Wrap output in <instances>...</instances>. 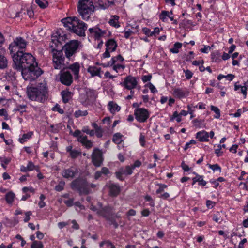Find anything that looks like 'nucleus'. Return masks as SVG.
<instances>
[{
	"label": "nucleus",
	"mask_w": 248,
	"mask_h": 248,
	"mask_svg": "<svg viewBox=\"0 0 248 248\" xmlns=\"http://www.w3.org/2000/svg\"><path fill=\"white\" fill-rule=\"evenodd\" d=\"M35 2L42 9L46 8L48 5V2L46 0H35Z\"/></svg>",
	"instance_id": "nucleus-36"
},
{
	"label": "nucleus",
	"mask_w": 248,
	"mask_h": 248,
	"mask_svg": "<svg viewBox=\"0 0 248 248\" xmlns=\"http://www.w3.org/2000/svg\"><path fill=\"white\" fill-rule=\"evenodd\" d=\"M86 93L88 98L93 97L94 95V91L90 89H86Z\"/></svg>",
	"instance_id": "nucleus-51"
},
{
	"label": "nucleus",
	"mask_w": 248,
	"mask_h": 248,
	"mask_svg": "<svg viewBox=\"0 0 248 248\" xmlns=\"http://www.w3.org/2000/svg\"><path fill=\"white\" fill-rule=\"evenodd\" d=\"M116 177L120 180V181H123L124 178L123 177L122 175H124L123 173H122V171L121 169L119 170V171L118 172H116L115 173Z\"/></svg>",
	"instance_id": "nucleus-56"
},
{
	"label": "nucleus",
	"mask_w": 248,
	"mask_h": 248,
	"mask_svg": "<svg viewBox=\"0 0 248 248\" xmlns=\"http://www.w3.org/2000/svg\"><path fill=\"white\" fill-rule=\"evenodd\" d=\"M213 219L214 221L218 223H220L222 221L220 213L218 212L214 215Z\"/></svg>",
	"instance_id": "nucleus-45"
},
{
	"label": "nucleus",
	"mask_w": 248,
	"mask_h": 248,
	"mask_svg": "<svg viewBox=\"0 0 248 248\" xmlns=\"http://www.w3.org/2000/svg\"><path fill=\"white\" fill-rule=\"evenodd\" d=\"M88 72L90 73L92 76H99L100 68H98L95 66H89L87 70Z\"/></svg>",
	"instance_id": "nucleus-28"
},
{
	"label": "nucleus",
	"mask_w": 248,
	"mask_h": 248,
	"mask_svg": "<svg viewBox=\"0 0 248 248\" xmlns=\"http://www.w3.org/2000/svg\"><path fill=\"white\" fill-rule=\"evenodd\" d=\"M19 71L21 72L22 77L25 80L33 81L37 78L42 74V70L37 64H33L31 67H26Z\"/></svg>",
	"instance_id": "nucleus-7"
},
{
	"label": "nucleus",
	"mask_w": 248,
	"mask_h": 248,
	"mask_svg": "<svg viewBox=\"0 0 248 248\" xmlns=\"http://www.w3.org/2000/svg\"><path fill=\"white\" fill-rule=\"evenodd\" d=\"M51 131L53 133H58L59 131L58 125H51Z\"/></svg>",
	"instance_id": "nucleus-63"
},
{
	"label": "nucleus",
	"mask_w": 248,
	"mask_h": 248,
	"mask_svg": "<svg viewBox=\"0 0 248 248\" xmlns=\"http://www.w3.org/2000/svg\"><path fill=\"white\" fill-rule=\"evenodd\" d=\"M141 215L144 217H148L150 214V211L148 209H145L141 211Z\"/></svg>",
	"instance_id": "nucleus-64"
},
{
	"label": "nucleus",
	"mask_w": 248,
	"mask_h": 248,
	"mask_svg": "<svg viewBox=\"0 0 248 248\" xmlns=\"http://www.w3.org/2000/svg\"><path fill=\"white\" fill-rule=\"evenodd\" d=\"M88 114V112L87 110L82 111L81 110H78L74 112V116L76 118H78L80 116H85Z\"/></svg>",
	"instance_id": "nucleus-38"
},
{
	"label": "nucleus",
	"mask_w": 248,
	"mask_h": 248,
	"mask_svg": "<svg viewBox=\"0 0 248 248\" xmlns=\"http://www.w3.org/2000/svg\"><path fill=\"white\" fill-rule=\"evenodd\" d=\"M120 169L122 171V173L125 175H131L133 172V170H134L131 166H126L125 168H121Z\"/></svg>",
	"instance_id": "nucleus-31"
},
{
	"label": "nucleus",
	"mask_w": 248,
	"mask_h": 248,
	"mask_svg": "<svg viewBox=\"0 0 248 248\" xmlns=\"http://www.w3.org/2000/svg\"><path fill=\"white\" fill-rule=\"evenodd\" d=\"M68 62L65 60L62 51H55V53L52 54L53 66L54 69L61 71L65 70L68 65Z\"/></svg>",
	"instance_id": "nucleus-9"
},
{
	"label": "nucleus",
	"mask_w": 248,
	"mask_h": 248,
	"mask_svg": "<svg viewBox=\"0 0 248 248\" xmlns=\"http://www.w3.org/2000/svg\"><path fill=\"white\" fill-rule=\"evenodd\" d=\"M146 87H148L150 90H151V92L153 93H155L157 92V90L156 89V88L155 87V86L151 83V82H149V83L145 85Z\"/></svg>",
	"instance_id": "nucleus-47"
},
{
	"label": "nucleus",
	"mask_w": 248,
	"mask_h": 248,
	"mask_svg": "<svg viewBox=\"0 0 248 248\" xmlns=\"http://www.w3.org/2000/svg\"><path fill=\"white\" fill-rule=\"evenodd\" d=\"M119 19V16L116 15L112 16L111 18L109 21V23L111 26L118 28L120 27V25L118 22Z\"/></svg>",
	"instance_id": "nucleus-26"
},
{
	"label": "nucleus",
	"mask_w": 248,
	"mask_h": 248,
	"mask_svg": "<svg viewBox=\"0 0 248 248\" xmlns=\"http://www.w3.org/2000/svg\"><path fill=\"white\" fill-rule=\"evenodd\" d=\"M36 167L31 161H29L27 166L26 167L28 171H31L35 169Z\"/></svg>",
	"instance_id": "nucleus-50"
},
{
	"label": "nucleus",
	"mask_w": 248,
	"mask_h": 248,
	"mask_svg": "<svg viewBox=\"0 0 248 248\" xmlns=\"http://www.w3.org/2000/svg\"><path fill=\"white\" fill-rule=\"evenodd\" d=\"M123 135L120 133H117L113 135L112 141L116 143L120 144L122 141Z\"/></svg>",
	"instance_id": "nucleus-35"
},
{
	"label": "nucleus",
	"mask_w": 248,
	"mask_h": 248,
	"mask_svg": "<svg viewBox=\"0 0 248 248\" xmlns=\"http://www.w3.org/2000/svg\"><path fill=\"white\" fill-rule=\"evenodd\" d=\"M32 215L31 211H28L25 213V217L24 219L25 222H27L30 220V216Z\"/></svg>",
	"instance_id": "nucleus-57"
},
{
	"label": "nucleus",
	"mask_w": 248,
	"mask_h": 248,
	"mask_svg": "<svg viewBox=\"0 0 248 248\" xmlns=\"http://www.w3.org/2000/svg\"><path fill=\"white\" fill-rule=\"evenodd\" d=\"M93 0H79L78 11L82 18L85 20L89 19L90 15L94 11Z\"/></svg>",
	"instance_id": "nucleus-4"
},
{
	"label": "nucleus",
	"mask_w": 248,
	"mask_h": 248,
	"mask_svg": "<svg viewBox=\"0 0 248 248\" xmlns=\"http://www.w3.org/2000/svg\"><path fill=\"white\" fill-rule=\"evenodd\" d=\"M70 186L72 189L78 192L80 195L89 194L88 182L82 177H78L73 180Z\"/></svg>",
	"instance_id": "nucleus-8"
},
{
	"label": "nucleus",
	"mask_w": 248,
	"mask_h": 248,
	"mask_svg": "<svg viewBox=\"0 0 248 248\" xmlns=\"http://www.w3.org/2000/svg\"><path fill=\"white\" fill-rule=\"evenodd\" d=\"M211 110L214 111L216 113V115L214 116L215 118L218 119L220 116V110L219 108L214 106H211Z\"/></svg>",
	"instance_id": "nucleus-44"
},
{
	"label": "nucleus",
	"mask_w": 248,
	"mask_h": 248,
	"mask_svg": "<svg viewBox=\"0 0 248 248\" xmlns=\"http://www.w3.org/2000/svg\"><path fill=\"white\" fill-rule=\"evenodd\" d=\"M44 246L42 242L34 241L31 247V248H43Z\"/></svg>",
	"instance_id": "nucleus-41"
},
{
	"label": "nucleus",
	"mask_w": 248,
	"mask_h": 248,
	"mask_svg": "<svg viewBox=\"0 0 248 248\" xmlns=\"http://www.w3.org/2000/svg\"><path fill=\"white\" fill-rule=\"evenodd\" d=\"M50 48L51 49V52L52 54L55 53V51H62V49L61 50H59V49L62 48V45L61 42V37H60L58 39H53L51 42L50 43Z\"/></svg>",
	"instance_id": "nucleus-17"
},
{
	"label": "nucleus",
	"mask_w": 248,
	"mask_h": 248,
	"mask_svg": "<svg viewBox=\"0 0 248 248\" xmlns=\"http://www.w3.org/2000/svg\"><path fill=\"white\" fill-rule=\"evenodd\" d=\"M108 187L109 189V194L111 196L116 197L119 194L121 189L119 185L111 184L109 185Z\"/></svg>",
	"instance_id": "nucleus-21"
},
{
	"label": "nucleus",
	"mask_w": 248,
	"mask_h": 248,
	"mask_svg": "<svg viewBox=\"0 0 248 248\" xmlns=\"http://www.w3.org/2000/svg\"><path fill=\"white\" fill-rule=\"evenodd\" d=\"M92 162L93 165L96 167L101 166L103 162L102 152L98 148L93 149L91 155Z\"/></svg>",
	"instance_id": "nucleus-11"
},
{
	"label": "nucleus",
	"mask_w": 248,
	"mask_h": 248,
	"mask_svg": "<svg viewBox=\"0 0 248 248\" xmlns=\"http://www.w3.org/2000/svg\"><path fill=\"white\" fill-rule=\"evenodd\" d=\"M60 81L63 85L69 86L73 82V77L69 71H61Z\"/></svg>",
	"instance_id": "nucleus-15"
},
{
	"label": "nucleus",
	"mask_w": 248,
	"mask_h": 248,
	"mask_svg": "<svg viewBox=\"0 0 248 248\" xmlns=\"http://www.w3.org/2000/svg\"><path fill=\"white\" fill-rule=\"evenodd\" d=\"M105 46H106V50L105 52L102 54V58H103L110 57V53L111 52L115 51L118 46L117 42L113 39L108 40L106 42Z\"/></svg>",
	"instance_id": "nucleus-13"
},
{
	"label": "nucleus",
	"mask_w": 248,
	"mask_h": 248,
	"mask_svg": "<svg viewBox=\"0 0 248 248\" xmlns=\"http://www.w3.org/2000/svg\"><path fill=\"white\" fill-rule=\"evenodd\" d=\"M27 93L30 100L43 102L47 98L48 88L47 83L44 81L37 87H28L27 88Z\"/></svg>",
	"instance_id": "nucleus-3"
},
{
	"label": "nucleus",
	"mask_w": 248,
	"mask_h": 248,
	"mask_svg": "<svg viewBox=\"0 0 248 248\" xmlns=\"http://www.w3.org/2000/svg\"><path fill=\"white\" fill-rule=\"evenodd\" d=\"M182 46V44L179 42H176L174 44L173 47L170 49V51L173 53H178L179 49Z\"/></svg>",
	"instance_id": "nucleus-33"
},
{
	"label": "nucleus",
	"mask_w": 248,
	"mask_h": 248,
	"mask_svg": "<svg viewBox=\"0 0 248 248\" xmlns=\"http://www.w3.org/2000/svg\"><path fill=\"white\" fill-rule=\"evenodd\" d=\"M140 142L142 146H144L145 140V136L142 134H140Z\"/></svg>",
	"instance_id": "nucleus-61"
},
{
	"label": "nucleus",
	"mask_w": 248,
	"mask_h": 248,
	"mask_svg": "<svg viewBox=\"0 0 248 248\" xmlns=\"http://www.w3.org/2000/svg\"><path fill=\"white\" fill-rule=\"evenodd\" d=\"M113 66V69L115 71H116L117 72H118V70L120 69H124L125 68V66L124 65L122 64H115L112 65Z\"/></svg>",
	"instance_id": "nucleus-53"
},
{
	"label": "nucleus",
	"mask_w": 248,
	"mask_h": 248,
	"mask_svg": "<svg viewBox=\"0 0 248 248\" xmlns=\"http://www.w3.org/2000/svg\"><path fill=\"white\" fill-rule=\"evenodd\" d=\"M15 195L13 192H9L5 195V200L7 203L11 204L14 200Z\"/></svg>",
	"instance_id": "nucleus-30"
},
{
	"label": "nucleus",
	"mask_w": 248,
	"mask_h": 248,
	"mask_svg": "<svg viewBox=\"0 0 248 248\" xmlns=\"http://www.w3.org/2000/svg\"><path fill=\"white\" fill-rule=\"evenodd\" d=\"M169 12L166 11H162L159 15V18L163 22L167 21Z\"/></svg>",
	"instance_id": "nucleus-37"
},
{
	"label": "nucleus",
	"mask_w": 248,
	"mask_h": 248,
	"mask_svg": "<svg viewBox=\"0 0 248 248\" xmlns=\"http://www.w3.org/2000/svg\"><path fill=\"white\" fill-rule=\"evenodd\" d=\"M152 78L151 75H144L142 77L141 79L144 83L150 81Z\"/></svg>",
	"instance_id": "nucleus-54"
},
{
	"label": "nucleus",
	"mask_w": 248,
	"mask_h": 248,
	"mask_svg": "<svg viewBox=\"0 0 248 248\" xmlns=\"http://www.w3.org/2000/svg\"><path fill=\"white\" fill-rule=\"evenodd\" d=\"M32 134L33 133L32 132H29L27 133L24 134L22 135V138L19 139V142L21 143H23L27 140L30 139L31 137Z\"/></svg>",
	"instance_id": "nucleus-32"
},
{
	"label": "nucleus",
	"mask_w": 248,
	"mask_h": 248,
	"mask_svg": "<svg viewBox=\"0 0 248 248\" xmlns=\"http://www.w3.org/2000/svg\"><path fill=\"white\" fill-rule=\"evenodd\" d=\"M142 31L144 32V33L147 35L148 36H151L150 33L152 32V31H151L150 29H149V28L144 27L142 29Z\"/></svg>",
	"instance_id": "nucleus-60"
},
{
	"label": "nucleus",
	"mask_w": 248,
	"mask_h": 248,
	"mask_svg": "<svg viewBox=\"0 0 248 248\" xmlns=\"http://www.w3.org/2000/svg\"><path fill=\"white\" fill-rule=\"evenodd\" d=\"M62 101L67 103L72 98V93L68 90H63L61 92Z\"/></svg>",
	"instance_id": "nucleus-24"
},
{
	"label": "nucleus",
	"mask_w": 248,
	"mask_h": 248,
	"mask_svg": "<svg viewBox=\"0 0 248 248\" xmlns=\"http://www.w3.org/2000/svg\"><path fill=\"white\" fill-rule=\"evenodd\" d=\"M81 132L79 130H76L74 133L72 134V135L75 137H77L78 139L80 137L83 136V135H81Z\"/></svg>",
	"instance_id": "nucleus-59"
},
{
	"label": "nucleus",
	"mask_w": 248,
	"mask_h": 248,
	"mask_svg": "<svg viewBox=\"0 0 248 248\" xmlns=\"http://www.w3.org/2000/svg\"><path fill=\"white\" fill-rule=\"evenodd\" d=\"M80 42L76 40H72L67 42L62 47V50L65 53V56L69 61H74L75 55L78 49Z\"/></svg>",
	"instance_id": "nucleus-6"
},
{
	"label": "nucleus",
	"mask_w": 248,
	"mask_h": 248,
	"mask_svg": "<svg viewBox=\"0 0 248 248\" xmlns=\"http://www.w3.org/2000/svg\"><path fill=\"white\" fill-rule=\"evenodd\" d=\"M124 61V58L122 57L121 55H118L117 56L113 57L111 60L108 62V65L112 66L113 65H114L116 62L117 61H120L121 62H123Z\"/></svg>",
	"instance_id": "nucleus-27"
},
{
	"label": "nucleus",
	"mask_w": 248,
	"mask_h": 248,
	"mask_svg": "<svg viewBox=\"0 0 248 248\" xmlns=\"http://www.w3.org/2000/svg\"><path fill=\"white\" fill-rule=\"evenodd\" d=\"M78 169L74 166L64 169L61 172V174L63 178L70 180L76 177L78 175Z\"/></svg>",
	"instance_id": "nucleus-12"
},
{
	"label": "nucleus",
	"mask_w": 248,
	"mask_h": 248,
	"mask_svg": "<svg viewBox=\"0 0 248 248\" xmlns=\"http://www.w3.org/2000/svg\"><path fill=\"white\" fill-rule=\"evenodd\" d=\"M184 72L185 73V76L187 79H189L192 78L193 76V73L191 71L189 70H184Z\"/></svg>",
	"instance_id": "nucleus-52"
},
{
	"label": "nucleus",
	"mask_w": 248,
	"mask_h": 248,
	"mask_svg": "<svg viewBox=\"0 0 248 248\" xmlns=\"http://www.w3.org/2000/svg\"><path fill=\"white\" fill-rule=\"evenodd\" d=\"M193 123L194 125L196 127L201 128V127H204L205 125L204 123V121L202 119H194L193 120Z\"/></svg>",
	"instance_id": "nucleus-34"
},
{
	"label": "nucleus",
	"mask_w": 248,
	"mask_h": 248,
	"mask_svg": "<svg viewBox=\"0 0 248 248\" xmlns=\"http://www.w3.org/2000/svg\"><path fill=\"white\" fill-rule=\"evenodd\" d=\"M207 166L209 168L212 169L214 171H218L219 172L221 171V167L217 164H215L213 165H211L210 164H207Z\"/></svg>",
	"instance_id": "nucleus-40"
},
{
	"label": "nucleus",
	"mask_w": 248,
	"mask_h": 248,
	"mask_svg": "<svg viewBox=\"0 0 248 248\" xmlns=\"http://www.w3.org/2000/svg\"><path fill=\"white\" fill-rule=\"evenodd\" d=\"M173 95L179 99L186 98L189 94V91L186 88H176L173 90Z\"/></svg>",
	"instance_id": "nucleus-16"
},
{
	"label": "nucleus",
	"mask_w": 248,
	"mask_h": 248,
	"mask_svg": "<svg viewBox=\"0 0 248 248\" xmlns=\"http://www.w3.org/2000/svg\"><path fill=\"white\" fill-rule=\"evenodd\" d=\"M69 154L72 158L75 159L81 155V152L80 151L74 149Z\"/></svg>",
	"instance_id": "nucleus-42"
},
{
	"label": "nucleus",
	"mask_w": 248,
	"mask_h": 248,
	"mask_svg": "<svg viewBox=\"0 0 248 248\" xmlns=\"http://www.w3.org/2000/svg\"><path fill=\"white\" fill-rule=\"evenodd\" d=\"M134 115L136 119L140 123H144L147 121L150 116L149 110L143 108H136L134 110Z\"/></svg>",
	"instance_id": "nucleus-10"
},
{
	"label": "nucleus",
	"mask_w": 248,
	"mask_h": 248,
	"mask_svg": "<svg viewBox=\"0 0 248 248\" xmlns=\"http://www.w3.org/2000/svg\"><path fill=\"white\" fill-rule=\"evenodd\" d=\"M11 159L9 157H3L2 162H1V166L3 168H6L7 165L11 162Z\"/></svg>",
	"instance_id": "nucleus-46"
},
{
	"label": "nucleus",
	"mask_w": 248,
	"mask_h": 248,
	"mask_svg": "<svg viewBox=\"0 0 248 248\" xmlns=\"http://www.w3.org/2000/svg\"><path fill=\"white\" fill-rule=\"evenodd\" d=\"M27 107L26 105H18L16 108L15 109L16 111H20L21 113H23L25 112V108Z\"/></svg>",
	"instance_id": "nucleus-48"
},
{
	"label": "nucleus",
	"mask_w": 248,
	"mask_h": 248,
	"mask_svg": "<svg viewBox=\"0 0 248 248\" xmlns=\"http://www.w3.org/2000/svg\"><path fill=\"white\" fill-rule=\"evenodd\" d=\"M7 66V60L6 57L0 53V69L5 68Z\"/></svg>",
	"instance_id": "nucleus-29"
},
{
	"label": "nucleus",
	"mask_w": 248,
	"mask_h": 248,
	"mask_svg": "<svg viewBox=\"0 0 248 248\" xmlns=\"http://www.w3.org/2000/svg\"><path fill=\"white\" fill-rule=\"evenodd\" d=\"M217 148L215 149V153L219 157L221 156L223 154V152L221 151V149H222V148H225L226 145L225 144H219L217 145Z\"/></svg>",
	"instance_id": "nucleus-39"
},
{
	"label": "nucleus",
	"mask_w": 248,
	"mask_h": 248,
	"mask_svg": "<svg viewBox=\"0 0 248 248\" xmlns=\"http://www.w3.org/2000/svg\"><path fill=\"white\" fill-rule=\"evenodd\" d=\"M98 205L101 208L97 211V214L105 218L106 220L109 222L110 224L113 225L115 228H117L119 224L113 217L114 215L113 208L109 205L102 207L101 203H98Z\"/></svg>",
	"instance_id": "nucleus-5"
},
{
	"label": "nucleus",
	"mask_w": 248,
	"mask_h": 248,
	"mask_svg": "<svg viewBox=\"0 0 248 248\" xmlns=\"http://www.w3.org/2000/svg\"><path fill=\"white\" fill-rule=\"evenodd\" d=\"M27 42L22 37L16 38L9 46L11 53H13V68L17 71L30 67L37 64L34 57L30 53H24L23 49L27 46Z\"/></svg>",
	"instance_id": "nucleus-1"
},
{
	"label": "nucleus",
	"mask_w": 248,
	"mask_h": 248,
	"mask_svg": "<svg viewBox=\"0 0 248 248\" xmlns=\"http://www.w3.org/2000/svg\"><path fill=\"white\" fill-rule=\"evenodd\" d=\"M241 93H242L243 95H244V98H246L247 94V87L246 86H243L241 87Z\"/></svg>",
	"instance_id": "nucleus-58"
},
{
	"label": "nucleus",
	"mask_w": 248,
	"mask_h": 248,
	"mask_svg": "<svg viewBox=\"0 0 248 248\" xmlns=\"http://www.w3.org/2000/svg\"><path fill=\"white\" fill-rule=\"evenodd\" d=\"M63 202L67 207H71L74 205V199L70 198L67 200L64 201Z\"/></svg>",
	"instance_id": "nucleus-49"
},
{
	"label": "nucleus",
	"mask_w": 248,
	"mask_h": 248,
	"mask_svg": "<svg viewBox=\"0 0 248 248\" xmlns=\"http://www.w3.org/2000/svg\"><path fill=\"white\" fill-rule=\"evenodd\" d=\"M67 30L79 36H85L87 25L76 16L67 17L61 20Z\"/></svg>",
	"instance_id": "nucleus-2"
},
{
	"label": "nucleus",
	"mask_w": 248,
	"mask_h": 248,
	"mask_svg": "<svg viewBox=\"0 0 248 248\" xmlns=\"http://www.w3.org/2000/svg\"><path fill=\"white\" fill-rule=\"evenodd\" d=\"M65 182L63 181H60L59 184L55 186V189L57 191H61L64 189Z\"/></svg>",
	"instance_id": "nucleus-43"
},
{
	"label": "nucleus",
	"mask_w": 248,
	"mask_h": 248,
	"mask_svg": "<svg viewBox=\"0 0 248 248\" xmlns=\"http://www.w3.org/2000/svg\"><path fill=\"white\" fill-rule=\"evenodd\" d=\"M136 211L134 209H131L126 213V216L127 217L134 216L135 215H136Z\"/></svg>",
	"instance_id": "nucleus-62"
},
{
	"label": "nucleus",
	"mask_w": 248,
	"mask_h": 248,
	"mask_svg": "<svg viewBox=\"0 0 248 248\" xmlns=\"http://www.w3.org/2000/svg\"><path fill=\"white\" fill-rule=\"evenodd\" d=\"M89 31L92 35L94 36L95 39H99L106 33L105 31L101 30L96 26L90 28Z\"/></svg>",
	"instance_id": "nucleus-19"
},
{
	"label": "nucleus",
	"mask_w": 248,
	"mask_h": 248,
	"mask_svg": "<svg viewBox=\"0 0 248 248\" xmlns=\"http://www.w3.org/2000/svg\"><path fill=\"white\" fill-rule=\"evenodd\" d=\"M196 182H198L200 186H205L207 182L203 180V176L196 174V176L192 178V185H194Z\"/></svg>",
	"instance_id": "nucleus-23"
},
{
	"label": "nucleus",
	"mask_w": 248,
	"mask_h": 248,
	"mask_svg": "<svg viewBox=\"0 0 248 248\" xmlns=\"http://www.w3.org/2000/svg\"><path fill=\"white\" fill-rule=\"evenodd\" d=\"M108 106L110 112L112 114L115 113L116 111H119L121 109L120 106L112 101L108 103Z\"/></svg>",
	"instance_id": "nucleus-25"
},
{
	"label": "nucleus",
	"mask_w": 248,
	"mask_h": 248,
	"mask_svg": "<svg viewBox=\"0 0 248 248\" xmlns=\"http://www.w3.org/2000/svg\"><path fill=\"white\" fill-rule=\"evenodd\" d=\"M80 67V64L78 62H76L72 64H70L68 62V65L66 69H70L73 72L75 79H78Z\"/></svg>",
	"instance_id": "nucleus-18"
},
{
	"label": "nucleus",
	"mask_w": 248,
	"mask_h": 248,
	"mask_svg": "<svg viewBox=\"0 0 248 248\" xmlns=\"http://www.w3.org/2000/svg\"><path fill=\"white\" fill-rule=\"evenodd\" d=\"M138 81L137 78L132 76L126 77L124 82H121L120 84L127 90L135 89L137 87Z\"/></svg>",
	"instance_id": "nucleus-14"
},
{
	"label": "nucleus",
	"mask_w": 248,
	"mask_h": 248,
	"mask_svg": "<svg viewBox=\"0 0 248 248\" xmlns=\"http://www.w3.org/2000/svg\"><path fill=\"white\" fill-rule=\"evenodd\" d=\"M209 137V133L205 130H202L197 132L196 135V138L201 142L208 141Z\"/></svg>",
	"instance_id": "nucleus-20"
},
{
	"label": "nucleus",
	"mask_w": 248,
	"mask_h": 248,
	"mask_svg": "<svg viewBox=\"0 0 248 248\" xmlns=\"http://www.w3.org/2000/svg\"><path fill=\"white\" fill-rule=\"evenodd\" d=\"M77 140L79 142L82 143L83 146H85L87 149H90L93 146L92 142L88 140L86 136L80 137Z\"/></svg>",
	"instance_id": "nucleus-22"
},
{
	"label": "nucleus",
	"mask_w": 248,
	"mask_h": 248,
	"mask_svg": "<svg viewBox=\"0 0 248 248\" xmlns=\"http://www.w3.org/2000/svg\"><path fill=\"white\" fill-rule=\"evenodd\" d=\"M53 110L57 111L60 114H63L64 113L63 110L61 108L60 106L58 104H56L55 106L53 108Z\"/></svg>",
	"instance_id": "nucleus-55"
}]
</instances>
